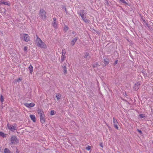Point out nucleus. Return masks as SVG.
Returning <instances> with one entry per match:
<instances>
[{"instance_id": "25", "label": "nucleus", "mask_w": 153, "mask_h": 153, "mask_svg": "<svg viewBox=\"0 0 153 153\" xmlns=\"http://www.w3.org/2000/svg\"><path fill=\"white\" fill-rule=\"evenodd\" d=\"M2 3L5 5H10V4L7 2H3Z\"/></svg>"}, {"instance_id": "22", "label": "nucleus", "mask_w": 153, "mask_h": 153, "mask_svg": "<svg viewBox=\"0 0 153 153\" xmlns=\"http://www.w3.org/2000/svg\"><path fill=\"white\" fill-rule=\"evenodd\" d=\"M0 100L1 102H3L4 100V98L2 95L1 96Z\"/></svg>"}, {"instance_id": "31", "label": "nucleus", "mask_w": 153, "mask_h": 153, "mask_svg": "<svg viewBox=\"0 0 153 153\" xmlns=\"http://www.w3.org/2000/svg\"><path fill=\"white\" fill-rule=\"evenodd\" d=\"M137 131L140 134H141L142 133V132L141 131V130H139V129H137Z\"/></svg>"}, {"instance_id": "14", "label": "nucleus", "mask_w": 153, "mask_h": 153, "mask_svg": "<svg viewBox=\"0 0 153 153\" xmlns=\"http://www.w3.org/2000/svg\"><path fill=\"white\" fill-rule=\"evenodd\" d=\"M30 117L33 122H35L36 121V117L34 115H30Z\"/></svg>"}, {"instance_id": "26", "label": "nucleus", "mask_w": 153, "mask_h": 153, "mask_svg": "<svg viewBox=\"0 0 153 153\" xmlns=\"http://www.w3.org/2000/svg\"><path fill=\"white\" fill-rule=\"evenodd\" d=\"M68 28L67 27V26H65V27L64 28V30H65V31H67V30H68Z\"/></svg>"}, {"instance_id": "9", "label": "nucleus", "mask_w": 153, "mask_h": 153, "mask_svg": "<svg viewBox=\"0 0 153 153\" xmlns=\"http://www.w3.org/2000/svg\"><path fill=\"white\" fill-rule=\"evenodd\" d=\"M24 105L28 108H30L34 107L35 105V104L33 102H31L30 104L25 103L24 104Z\"/></svg>"}, {"instance_id": "16", "label": "nucleus", "mask_w": 153, "mask_h": 153, "mask_svg": "<svg viewBox=\"0 0 153 153\" xmlns=\"http://www.w3.org/2000/svg\"><path fill=\"white\" fill-rule=\"evenodd\" d=\"M61 96V95L59 93H57L56 94V97L58 100H59L60 99Z\"/></svg>"}, {"instance_id": "1", "label": "nucleus", "mask_w": 153, "mask_h": 153, "mask_svg": "<svg viewBox=\"0 0 153 153\" xmlns=\"http://www.w3.org/2000/svg\"><path fill=\"white\" fill-rule=\"evenodd\" d=\"M36 43L37 46L39 47L44 48H47V46L45 43L43 42L42 40L38 36L37 37Z\"/></svg>"}, {"instance_id": "6", "label": "nucleus", "mask_w": 153, "mask_h": 153, "mask_svg": "<svg viewBox=\"0 0 153 153\" xmlns=\"http://www.w3.org/2000/svg\"><path fill=\"white\" fill-rule=\"evenodd\" d=\"M18 142V140L15 136H13L11 138V144H16Z\"/></svg>"}, {"instance_id": "18", "label": "nucleus", "mask_w": 153, "mask_h": 153, "mask_svg": "<svg viewBox=\"0 0 153 153\" xmlns=\"http://www.w3.org/2000/svg\"><path fill=\"white\" fill-rule=\"evenodd\" d=\"M53 26L55 28L57 27V25L56 23V22H53Z\"/></svg>"}, {"instance_id": "30", "label": "nucleus", "mask_w": 153, "mask_h": 153, "mask_svg": "<svg viewBox=\"0 0 153 153\" xmlns=\"http://www.w3.org/2000/svg\"><path fill=\"white\" fill-rule=\"evenodd\" d=\"M100 146L101 147H102V148L103 147V143H100Z\"/></svg>"}, {"instance_id": "32", "label": "nucleus", "mask_w": 153, "mask_h": 153, "mask_svg": "<svg viewBox=\"0 0 153 153\" xmlns=\"http://www.w3.org/2000/svg\"><path fill=\"white\" fill-rule=\"evenodd\" d=\"M53 22H56V18H53Z\"/></svg>"}, {"instance_id": "35", "label": "nucleus", "mask_w": 153, "mask_h": 153, "mask_svg": "<svg viewBox=\"0 0 153 153\" xmlns=\"http://www.w3.org/2000/svg\"><path fill=\"white\" fill-rule=\"evenodd\" d=\"M152 143H153V142H152Z\"/></svg>"}, {"instance_id": "15", "label": "nucleus", "mask_w": 153, "mask_h": 153, "mask_svg": "<svg viewBox=\"0 0 153 153\" xmlns=\"http://www.w3.org/2000/svg\"><path fill=\"white\" fill-rule=\"evenodd\" d=\"M78 38L76 37L71 42V43L72 45H74L75 43L76 42V41L77 40Z\"/></svg>"}, {"instance_id": "29", "label": "nucleus", "mask_w": 153, "mask_h": 153, "mask_svg": "<svg viewBox=\"0 0 153 153\" xmlns=\"http://www.w3.org/2000/svg\"><path fill=\"white\" fill-rule=\"evenodd\" d=\"M22 80V79L20 77V78H19L17 80V81L18 82H19V81L21 80Z\"/></svg>"}, {"instance_id": "20", "label": "nucleus", "mask_w": 153, "mask_h": 153, "mask_svg": "<svg viewBox=\"0 0 153 153\" xmlns=\"http://www.w3.org/2000/svg\"><path fill=\"white\" fill-rule=\"evenodd\" d=\"M0 136H1L3 137H6L5 134L2 132H0Z\"/></svg>"}, {"instance_id": "7", "label": "nucleus", "mask_w": 153, "mask_h": 153, "mask_svg": "<svg viewBox=\"0 0 153 153\" xmlns=\"http://www.w3.org/2000/svg\"><path fill=\"white\" fill-rule=\"evenodd\" d=\"M80 15L83 20L85 22L88 23L89 22V21L87 19V18L85 16H84V14L80 13Z\"/></svg>"}, {"instance_id": "27", "label": "nucleus", "mask_w": 153, "mask_h": 153, "mask_svg": "<svg viewBox=\"0 0 153 153\" xmlns=\"http://www.w3.org/2000/svg\"><path fill=\"white\" fill-rule=\"evenodd\" d=\"M27 50V46H25L24 47V50L25 51H26Z\"/></svg>"}, {"instance_id": "24", "label": "nucleus", "mask_w": 153, "mask_h": 153, "mask_svg": "<svg viewBox=\"0 0 153 153\" xmlns=\"http://www.w3.org/2000/svg\"><path fill=\"white\" fill-rule=\"evenodd\" d=\"M140 117L141 118H144L145 117L144 115L143 114H140Z\"/></svg>"}, {"instance_id": "19", "label": "nucleus", "mask_w": 153, "mask_h": 153, "mask_svg": "<svg viewBox=\"0 0 153 153\" xmlns=\"http://www.w3.org/2000/svg\"><path fill=\"white\" fill-rule=\"evenodd\" d=\"M105 64V65L108 64L109 62V60L108 59H104Z\"/></svg>"}, {"instance_id": "34", "label": "nucleus", "mask_w": 153, "mask_h": 153, "mask_svg": "<svg viewBox=\"0 0 153 153\" xmlns=\"http://www.w3.org/2000/svg\"><path fill=\"white\" fill-rule=\"evenodd\" d=\"M17 153H19V152L18 151H17Z\"/></svg>"}, {"instance_id": "17", "label": "nucleus", "mask_w": 153, "mask_h": 153, "mask_svg": "<svg viewBox=\"0 0 153 153\" xmlns=\"http://www.w3.org/2000/svg\"><path fill=\"white\" fill-rule=\"evenodd\" d=\"M62 68H63V72L64 74H66L67 73V71L66 67V66H62Z\"/></svg>"}, {"instance_id": "3", "label": "nucleus", "mask_w": 153, "mask_h": 153, "mask_svg": "<svg viewBox=\"0 0 153 153\" xmlns=\"http://www.w3.org/2000/svg\"><path fill=\"white\" fill-rule=\"evenodd\" d=\"M39 15L42 19H45L46 18V12L43 9H40L39 14Z\"/></svg>"}, {"instance_id": "5", "label": "nucleus", "mask_w": 153, "mask_h": 153, "mask_svg": "<svg viewBox=\"0 0 153 153\" xmlns=\"http://www.w3.org/2000/svg\"><path fill=\"white\" fill-rule=\"evenodd\" d=\"M66 51L65 49H62L61 53L62 55L61 58V61L62 63L66 59Z\"/></svg>"}, {"instance_id": "33", "label": "nucleus", "mask_w": 153, "mask_h": 153, "mask_svg": "<svg viewBox=\"0 0 153 153\" xmlns=\"http://www.w3.org/2000/svg\"><path fill=\"white\" fill-rule=\"evenodd\" d=\"M118 60H116L115 62V64H117L118 63Z\"/></svg>"}, {"instance_id": "28", "label": "nucleus", "mask_w": 153, "mask_h": 153, "mask_svg": "<svg viewBox=\"0 0 153 153\" xmlns=\"http://www.w3.org/2000/svg\"><path fill=\"white\" fill-rule=\"evenodd\" d=\"M120 1L124 3H126L125 0H120Z\"/></svg>"}, {"instance_id": "21", "label": "nucleus", "mask_w": 153, "mask_h": 153, "mask_svg": "<svg viewBox=\"0 0 153 153\" xmlns=\"http://www.w3.org/2000/svg\"><path fill=\"white\" fill-rule=\"evenodd\" d=\"M56 113V112L54 110H52L51 112V115H54Z\"/></svg>"}, {"instance_id": "13", "label": "nucleus", "mask_w": 153, "mask_h": 153, "mask_svg": "<svg viewBox=\"0 0 153 153\" xmlns=\"http://www.w3.org/2000/svg\"><path fill=\"white\" fill-rule=\"evenodd\" d=\"M29 70L30 71V73L32 74L33 71V67L31 65H30L28 67Z\"/></svg>"}, {"instance_id": "23", "label": "nucleus", "mask_w": 153, "mask_h": 153, "mask_svg": "<svg viewBox=\"0 0 153 153\" xmlns=\"http://www.w3.org/2000/svg\"><path fill=\"white\" fill-rule=\"evenodd\" d=\"M91 149V147L90 146H88L86 148V149L88 150H89Z\"/></svg>"}, {"instance_id": "10", "label": "nucleus", "mask_w": 153, "mask_h": 153, "mask_svg": "<svg viewBox=\"0 0 153 153\" xmlns=\"http://www.w3.org/2000/svg\"><path fill=\"white\" fill-rule=\"evenodd\" d=\"M113 123L115 128L117 129H118V123L117 120L115 119L114 118H113Z\"/></svg>"}, {"instance_id": "4", "label": "nucleus", "mask_w": 153, "mask_h": 153, "mask_svg": "<svg viewBox=\"0 0 153 153\" xmlns=\"http://www.w3.org/2000/svg\"><path fill=\"white\" fill-rule=\"evenodd\" d=\"M7 127L8 129L11 131L14 132L15 130H17L18 128L16 124L10 125L8 123L7 125Z\"/></svg>"}, {"instance_id": "2", "label": "nucleus", "mask_w": 153, "mask_h": 153, "mask_svg": "<svg viewBox=\"0 0 153 153\" xmlns=\"http://www.w3.org/2000/svg\"><path fill=\"white\" fill-rule=\"evenodd\" d=\"M20 38L26 42H28L30 40V37L27 34L22 33L20 34Z\"/></svg>"}, {"instance_id": "11", "label": "nucleus", "mask_w": 153, "mask_h": 153, "mask_svg": "<svg viewBox=\"0 0 153 153\" xmlns=\"http://www.w3.org/2000/svg\"><path fill=\"white\" fill-rule=\"evenodd\" d=\"M38 114L39 115L40 117L45 115L44 112L42 110L39 109L38 111Z\"/></svg>"}, {"instance_id": "12", "label": "nucleus", "mask_w": 153, "mask_h": 153, "mask_svg": "<svg viewBox=\"0 0 153 153\" xmlns=\"http://www.w3.org/2000/svg\"><path fill=\"white\" fill-rule=\"evenodd\" d=\"M40 121L41 123H44L45 121V115L44 116H42L40 117Z\"/></svg>"}, {"instance_id": "8", "label": "nucleus", "mask_w": 153, "mask_h": 153, "mask_svg": "<svg viewBox=\"0 0 153 153\" xmlns=\"http://www.w3.org/2000/svg\"><path fill=\"white\" fill-rule=\"evenodd\" d=\"M141 84L140 82H137L135 84L134 88L135 90H137L140 88V86Z\"/></svg>"}]
</instances>
